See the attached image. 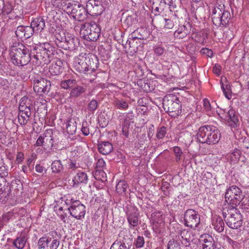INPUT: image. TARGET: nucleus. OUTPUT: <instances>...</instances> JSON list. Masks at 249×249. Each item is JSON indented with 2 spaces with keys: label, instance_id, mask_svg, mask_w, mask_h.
Instances as JSON below:
<instances>
[{
  "label": "nucleus",
  "instance_id": "f257e3e1",
  "mask_svg": "<svg viewBox=\"0 0 249 249\" xmlns=\"http://www.w3.org/2000/svg\"><path fill=\"white\" fill-rule=\"evenodd\" d=\"M31 52L32 58L35 60H33L35 67L48 65L57 54L55 47L47 42L32 45Z\"/></svg>",
  "mask_w": 249,
  "mask_h": 249
},
{
  "label": "nucleus",
  "instance_id": "f03ea898",
  "mask_svg": "<svg viewBox=\"0 0 249 249\" xmlns=\"http://www.w3.org/2000/svg\"><path fill=\"white\" fill-rule=\"evenodd\" d=\"M31 46L15 42L10 50L12 62L16 66L22 67L28 64L32 59Z\"/></svg>",
  "mask_w": 249,
  "mask_h": 249
},
{
  "label": "nucleus",
  "instance_id": "7ed1b4c3",
  "mask_svg": "<svg viewBox=\"0 0 249 249\" xmlns=\"http://www.w3.org/2000/svg\"><path fill=\"white\" fill-rule=\"evenodd\" d=\"M219 130L216 127L211 125L201 126L196 134L197 141L202 143L214 144L220 140Z\"/></svg>",
  "mask_w": 249,
  "mask_h": 249
},
{
  "label": "nucleus",
  "instance_id": "20e7f679",
  "mask_svg": "<svg viewBox=\"0 0 249 249\" xmlns=\"http://www.w3.org/2000/svg\"><path fill=\"white\" fill-rule=\"evenodd\" d=\"M223 216L227 226L233 229H238L242 225V215L236 208L224 207L222 210Z\"/></svg>",
  "mask_w": 249,
  "mask_h": 249
},
{
  "label": "nucleus",
  "instance_id": "39448f33",
  "mask_svg": "<svg viewBox=\"0 0 249 249\" xmlns=\"http://www.w3.org/2000/svg\"><path fill=\"white\" fill-rule=\"evenodd\" d=\"M62 8L68 13L71 15L72 18L78 21H83L86 19L88 12L86 7L78 2L64 1L62 3Z\"/></svg>",
  "mask_w": 249,
  "mask_h": 249
},
{
  "label": "nucleus",
  "instance_id": "423d86ee",
  "mask_svg": "<svg viewBox=\"0 0 249 249\" xmlns=\"http://www.w3.org/2000/svg\"><path fill=\"white\" fill-rule=\"evenodd\" d=\"M212 18L215 26H225L229 23L231 16L230 12L225 9L224 4H216L213 10Z\"/></svg>",
  "mask_w": 249,
  "mask_h": 249
},
{
  "label": "nucleus",
  "instance_id": "0eeeda50",
  "mask_svg": "<svg viewBox=\"0 0 249 249\" xmlns=\"http://www.w3.org/2000/svg\"><path fill=\"white\" fill-rule=\"evenodd\" d=\"M162 105L164 110L172 117L175 118L181 113L179 100L173 94L165 96L163 98Z\"/></svg>",
  "mask_w": 249,
  "mask_h": 249
},
{
  "label": "nucleus",
  "instance_id": "6e6552de",
  "mask_svg": "<svg viewBox=\"0 0 249 249\" xmlns=\"http://www.w3.org/2000/svg\"><path fill=\"white\" fill-rule=\"evenodd\" d=\"M80 35L89 41H96L101 34V29L95 22L82 23L80 27Z\"/></svg>",
  "mask_w": 249,
  "mask_h": 249
},
{
  "label": "nucleus",
  "instance_id": "1a4fd4ad",
  "mask_svg": "<svg viewBox=\"0 0 249 249\" xmlns=\"http://www.w3.org/2000/svg\"><path fill=\"white\" fill-rule=\"evenodd\" d=\"M243 195L242 190L235 185L230 186L226 190L225 195V202L228 204L226 207L236 208Z\"/></svg>",
  "mask_w": 249,
  "mask_h": 249
},
{
  "label": "nucleus",
  "instance_id": "9d476101",
  "mask_svg": "<svg viewBox=\"0 0 249 249\" xmlns=\"http://www.w3.org/2000/svg\"><path fill=\"white\" fill-rule=\"evenodd\" d=\"M67 205H70L68 208L70 214L77 220H82L86 214V207L78 200L73 198L66 199L65 201Z\"/></svg>",
  "mask_w": 249,
  "mask_h": 249
},
{
  "label": "nucleus",
  "instance_id": "9b49d317",
  "mask_svg": "<svg viewBox=\"0 0 249 249\" xmlns=\"http://www.w3.org/2000/svg\"><path fill=\"white\" fill-rule=\"evenodd\" d=\"M34 91L38 93H48L51 87V83L49 80L38 75L33 78Z\"/></svg>",
  "mask_w": 249,
  "mask_h": 249
},
{
  "label": "nucleus",
  "instance_id": "f8f14e48",
  "mask_svg": "<svg viewBox=\"0 0 249 249\" xmlns=\"http://www.w3.org/2000/svg\"><path fill=\"white\" fill-rule=\"evenodd\" d=\"M200 215L198 212L193 209H188L184 213L185 225L192 229L199 228Z\"/></svg>",
  "mask_w": 249,
  "mask_h": 249
},
{
  "label": "nucleus",
  "instance_id": "ddd939ff",
  "mask_svg": "<svg viewBox=\"0 0 249 249\" xmlns=\"http://www.w3.org/2000/svg\"><path fill=\"white\" fill-rule=\"evenodd\" d=\"M120 233L119 237L111 245L110 249H131L133 246V239L131 236L124 235Z\"/></svg>",
  "mask_w": 249,
  "mask_h": 249
},
{
  "label": "nucleus",
  "instance_id": "4468645a",
  "mask_svg": "<svg viewBox=\"0 0 249 249\" xmlns=\"http://www.w3.org/2000/svg\"><path fill=\"white\" fill-rule=\"evenodd\" d=\"M86 53H81L75 58L74 67L75 70L80 73L89 74V67L86 62Z\"/></svg>",
  "mask_w": 249,
  "mask_h": 249
},
{
  "label": "nucleus",
  "instance_id": "2eb2a0df",
  "mask_svg": "<svg viewBox=\"0 0 249 249\" xmlns=\"http://www.w3.org/2000/svg\"><path fill=\"white\" fill-rule=\"evenodd\" d=\"M59 241L49 237H42L38 241L39 249H57Z\"/></svg>",
  "mask_w": 249,
  "mask_h": 249
},
{
  "label": "nucleus",
  "instance_id": "dca6fc26",
  "mask_svg": "<svg viewBox=\"0 0 249 249\" xmlns=\"http://www.w3.org/2000/svg\"><path fill=\"white\" fill-rule=\"evenodd\" d=\"M178 240L181 244L185 247L187 249H193L191 246V243L194 240V236L192 232L188 230H183L178 233Z\"/></svg>",
  "mask_w": 249,
  "mask_h": 249
},
{
  "label": "nucleus",
  "instance_id": "f3484780",
  "mask_svg": "<svg viewBox=\"0 0 249 249\" xmlns=\"http://www.w3.org/2000/svg\"><path fill=\"white\" fill-rule=\"evenodd\" d=\"M126 214L130 225L133 227L138 225L139 213L137 208L132 206L126 207Z\"/></svg>",
  "mask_w": 249,
  "mask_h": 249
},
{
  "label": "nucleus",
  "instance_id": "a211bd4d",
  "mask_svg": "<svg viewBox=\"0 0 249 249\" xmlns=\"http://www.w3.org/2000/svg\"><path fill=\"white\" fill-rule=\"evenodd\" d=\"M17 37L21 40H26L30 38L33 35V28L29 26H18L15 32Z\"/></svg>",
  "mask_w": 249,
  "mask_h": 249
},
{
  "label": "nucleus",
  "instance_id": "6ab92c4d",
  "mask_svg": "<svg viewBox=\"0 0 249 249\" xmlns=\"http://www.w3.org/2000/svg\"><path fill=\"white\" fill-rule=\"evenodd\" d=\"M86 62L89 67L90 74L95 71L98 67L99 61L97 56L92 53L86 54Z\"/></svg>",
  "mask_w": 249,
  "mask_h": 249
},
{
  "label": "nucleus",
  "instance_id": "aec40b11",
  "mask_svg": "<svg viewBox=\"0 0 249 249\" xmlns=\"http://www.w3.org/2000/svg\"><path fill=\"white\" fill-rule=\"evenodd\" d=\"M202 243L203 249H218L217 244L214 241L213 238L208 234H205L201 236Z\"/></svg>",
  "mask_w": 249,
  "mask_h": 249
},
{
  "label": "nucleus",
  "instance_id": "412c9836",
  "mask_svg": "<svg viewBox=\"0 0 249 249\" xmlns=\"http://www.w3.org/2000/svg\"><path fill=\"white\" fill-rule=\"evenodd\" d=\"M67 41L66 43L64 42L63 45H61V48L64 50L70 51H74L79 45V41L77 37H75L73 35L71 34L70 36L67 37Z\"/></svg>",
  "mask_w": 249,
  "mask_h": 249
},
{
  "label": "nucleus",
  "instance_id": "4be33fe9",
  "mask_svg": "<svg viewBox=\"0 0 249 249\" xmlns=\"http://www.w3.org/2000/svg\"><path fill=\"white\" fill-rule=\"evenodd\" d=\"M45 26L44 19L41 17L34 18L31 23L30 27L33 28V33L41 32Z\"/></svg>",
  "mask_w": 249,
  "mask_h": 249
},
{
  "label": "nucleus",
  "instance_id": "5701e85b",
  "mask_svg": "<svg viewBox=\"0 0 249 249\" xmlns=\"http://www.w3.org/2000/svg\"><path fill=\"white\" fill-rule=\"evenodd\" d=\"M18 109L23 111L32 112L31 110L33 109L32 100L26 96L22 97L19 101Z\"/></svg>",
  "mask_w": 249,
  "mask_h": 249
},
{
  "label": "nucleus",
  "instance_id": "b1692460",
  "mask_svg": "<svg viewBox=\"0 0 249 249\" xmlns=\"http://www.w3.org/2000/svg\"><path fill=\"white\" fill-rule=\"evenodd\" d=\"M62 65V62L60 60H57L54 63H52L50 66L49 68V72L53 75L60 74L63 71Z\"/></svg>",
  "mask_w": 249,
  "mask_h": 249
},
{
  "label": "nucleus",
  "instance_id": "393cba45",
  "mask_svg": "<svg viewBox=\"0 0 249 249\" xmlns=\"http://www.w3.org/2000/svg\"><path fill=\"white\" fill-rule=\"evenodd\" d=\"M99 152L103 155H108L113 150V145L109 142H101L98 144Z\"/></svg>",
  "mask_w": 249,
  "mask_h": 249
},
{
  "label": "nucleus",
  "instance_id": "a878e982",
  "mask_svg": "<svg viewBox=\"0 0 249 249\" xmlns=\"http://www.w3.org/2000/svg\"><path fill=\"white\" fill-rule=\"evenodd\" d=\"M71 34L69 33H65L63 31L56 33L55 35V40L54 42L57 47L61 48V45H63V43L64 42L66 43L67 41V37L70 36Z\"/></svg>",
  "mask_w": 249,
  "mask_h": 249
},
{
  "label": "nucleus",
  "instance_id": "bb28decb",
  "mask_svg": "<svg viewBox=\"0 0 249 249\" xmlns=\"http://www.w3.org/2000/svg\"><path fill=\"white\" fill-rule=\"evenodd\" d=\"M227 121L230 125L233 127L236 126L239 122L238 114L233 109H230L228 112Z\"/></svg>",
  "mask_w": 249,
  "mask_h": 249
},
{
  "label": "nucleus",
  "instance_id": "cd10ccee",
  "mask_svg": "<svg viewBox=\"0 0 249 249\" xmlns=\"http://www.w3.org/2000/svg\"><path fill=\"white\" fill-rule=\"evenodd\" d=\"M53 134V130L51 129L46 130L43 133L44 148L53 147L54 142Z\"/></svg>",
  "mask_w": 249,
  "mask_h": 249
},
{
  "label": "nucleus",
  "instance_id": "c85d7f7f",
  "mask_svg": "<svg viewBox=\"0 0 249 249\" xmlns=\"http://www.w3.org/2000/svg\"><path fill=\"white\" fill-rule=\"evenodd\" d=\"M18 216L16 209H13L8 212L4 213L0 217V222L4 223H7L10 220H14Z\"/></svg>",
  "mask_w": 249,
  "mask_h": 249
},
{
  "label": "nucleus",
  "instance_id": "c756f323",
  "mask_svg": "<svg viewBox=\"0 0 249 249\" xmlns=\"http://www.w3.org/2000/svg\"><path fill=\"white\" fill-rule=\"evenodd\" d=\"M88 179V176L85 173L83 172H79L76 174L72 179V181L73 182V186H77L78 184L81 183L86 184Z\"/></svg>",
  "mask_w": 249,
  "mask_h": 249
},
{
  "label": "nucleus",
  "instance_id": "7c9ffc66",
  "mask_svg": "<svg viewBox=\"0 0 249 249\" xmlns=\"http://www.w3.org/2000/svg\"><path fill=\"white\" fill-rule=\"evenodd\" d=\"M86 90L85 87L76 85L71 90L70 96L72 98H76L81 96Z\"/></svg>",
  "mask_w": 249,
  "mask_h": 249
},
{
  "label": "nucleus",
  "instance_id": "2f4dec72",
  "mask_svg": "<svg viewBox=\"0 0 249 249\" xmlns=\"http://www.w3.org/2000/svg\"><path fill=\"white\" fill-rule=\"evenodd\" d=\"M32 115V112L26 111L19 110L18 114V123L21 125H25L27 122L30 120V117Z\"/></svg>",
  "mask_w": 249,
  "mask_h": 249
},
{
  "label": "nucleus",
  "instance_id": "473e14b6",
  "mask_svg": "<svg viewBox=\"0 0 249 249\" xmlns=\"http://www.w3.org/2000/svg\"><path fill=\"white\" fill-rule=\"evenodd\" d=\"M77 81L75 79L71 78L62 80L60 85L62 89H71L74 86L77 85Z\"/></svg>",
  "mask_w": 249,
  "mask_h": 249
},
{
  "label": "nucleus",
  "instance_id": "72a5a7b5",
  "mask_svg": "<svg viewBox=\"0 0 249 249\" xmlns=\"http://www.w3.org/2000/svg\"><path fill=\"white\" fill-rule=\"evenodd\" d=\"M67 132L71 135L73 134L76 130V122L71 119H69L65 122Z\"/></svg>",
  "mask_w": 249,
  "mask_h": 249
},
{
  "label": "nucleus",
  "instance_id": "f704fd0d",
  "mask_svg": "<svg viewBox=\"0 0 249 249\" xmlns=\"http://www.w3.org/2000/svg\"><path fill=\"white\" fill-rule=\"evenodd\" d=\"M213 225L214 229L218 232L224 231L225 224L223 219L220 216L217 217L215 219H213Z\"/></svg>",
  "mask_w": 249,
  "mask_h": 249
},
{
  "label": "nucleus",
  "instance_id": "c9c22d12",
  "mask_svg": "<svg viewBox=\"0 0 249 249\" xmlns=\"http://www.w3.org/2000/svg\"><path fill=\"white\" fill-rule=\"evenodd\" d=\"M113 105L116 108L122 110H126L129 107L128 102L124 99H116Z\"/></svg>",
  "mask_w": 249,
  "mask_h": 249
},
{
  "label": "nucleus",
  "instance_id": "e433bc0d",
  "mask_svg": "<svg viewBox=\"0 0 249 249\" xmlns=\"http://www.w3.org/2000/svg\"><path fill=\"white\" fill-rule=\"evenodd\" d=\"M88 14L91 16H98L100 15L103 11V6L101 3L94 7V8L91 7L89 4V9H87Z\"/></svg>",
  "mask_w": 249,
  "mask_h": 249
},
{
  "label": "nucleus",
  "instance_id": "4c0bfd02",
  "mask_svg": "<svg viewBox=\"0 0 249 249\" xmlns=\"http://www.w3.org/2000/svg\"><path fill=\"white\" fill-rule=\"evenodd\" d=\"M11 187L6 188V190L0 192V202L1 203L5 204L7 202L11 195Z\"/></svg>",
  "mask_w": 249,
  "mask_h": 249
},
{
  "label": "nucleus",
  "instance_id": "58836bf2",
  "mask_svg": "<svg viewBox=\"0 0 249 249\" xmlns=\"http://www.w3.org/2000/svg\"><path fill=\"white\" fill-rule=\"evenodd\" d=\"M120 124L122 126H129L130 120L128 114L127 113H122L118 117Z\"/></svg>",
  "mask_w": 249,
  "mask_h": 249
},
{
  "label": "nucleus",
  "instance_id": "ea45409f",
  "mask_svg": "<svg viewBox=\"0 0 249 249\" xmlns=\"http://www.w3.org/2000/svg\"><path fill=\"white\" fill-rule=\"evenodd\" d=\"M26 242V239L25 236L18 237L13 243V245L18 249L24 248Z\"/></svg>",
  "mask_w": 249,
  "mask_h": 249
},
{
  "label": "nucleus",
  "instance_id": "a19ab883",
  "mask_svg": "<svg viewBox=\"0 0 249 249\" xmlns=\"http://www.w3.org/2000/svg\"><path fill=\"white\" fill-rule=\"evenodd\" d=\"M241 197L239 201L240 208L245 211H249V196H245L243 195Z\"/></svg>",
  "mask_w": 249,
  "mask_h": 249
},
{
  "label": "nucleus",
  "instance_id": "79ce46f5",
  "mask_svg": "<svg viewBox=\"0 0 249 249\" xmlns=\"http://www.w3.org/2000/svg\"><path fill=\"white\" fill-rule=\"evenodd\" d=\"M151 220L154 223L161 224L162 222V214L160 211L153 213L151 215Z\"/></svg>",
  "mask_w": 249,
  "mask_h": 249
},
{
  "label": "nucleus",
  "instance_id": "37998d69",
  "mask_svg": "<svg viewBox=\"0 0 249 249\" xmlns=\"http://www.w3.org/2000/svg\"><path fill=\"white\" fill-rule=\"evenodd\" d=\"M128 185L124 180H120L116 185V190L118 193L122 194L126 190Z\"/></svg>",
  "mask_w": 249,
  "mask_h": 249
},
{
  "label": "nucleus",
  "instance_id": "c03bdc74",
  "mask_svg": "<svg viewBox=\"0 0 249 249\" xmlns=\"http://www.w3.org/2000/svg\"><path fill=\"white\" fill-rule=\"evenodd\" d=\"M241 156V152L236 149L229 155L230 160L231 163L235 164L239 160Z\"/></svg>",
  "mask_w": 249,
  "mask_h": 249
},
{
  "label": "nucleus",
  "instance_id": "a18cd8bd",
  "mask_svg": "<svg viewBox=\"0 0 249 249\" xmlns=\"http://www.w3.org/2000/svg\"><path fill=\"white\" fill-rule=\"evenodd\" d=\"M52 171L53 173H57L61 172L63 169V165L60 160H54L51 165Z\"/></svg>",
  "mask_w": 249,
  "mask_h": 249
},
{
  "label": "nucleus",
  "instance_id": "49530a36",
  "mask_svg": "<svg viewBox=\"0 0 249 249\" xmlns=\"http://www.w3.org/2000/svg\"><path fill=\"white\" fill-rule=\"evenodd\" d=\"M221 88L223 90L225 97L228 99L231 98V86L229 84H224L221 81Z\"/></svg>",
  "mask_w": 249,
  "mask_h": 249
},
{
  "label": "nucleus",
  "instance_id": "de8ad7c7",
  "mask_svg": "<svg viewBox=\"0 0 249 249\" xmlns=\"http://www.w3.org/2000/svg\"><path fill=\"white\" fill-rule=\"evenodd\" d=\"M95 178L97 180H101L102 181L107 180V175L106 173L102 170H97L95 172Z\"/></svg>",
  "mask_w": 249,
  "mask_h": 249
},
{
  "label": "nucleus",
  "instance_id": "09e8293b",
  "mask_svg": "<svg viewBox=\"0 0 249 249\" xmlns=\"http://www.w3.org/2000/svg\"><path fill=\"white\" fill-rule=\"evenodd\" d=\"M167 133V128L165 126L158 127L157 130L156 138L158 139H163Z\"/></svg>",
  "mask_w": 249,
  "mask_h": 249
},
{
  "label": "nucleus",
  "instance_id": "8fccbe9b",
  "mask_svg": "<svg viewBox=\"0 0 249 249\" xmlns=\"http://www.w3.org/2000/svg\"><path fill=\"white\" fill-rule=\"evenodd\" d=\"M227 241L233 249H240L241 248L242 242L241 240L235 241L228 238Z\"/></svg>",
  "mask_w": 249,
  "mask_h": 249
},
{
  "label": "nucleus",
  "instance_id": "3c124183",
  "mask_svg": "<svg viewBox=\"0 0 249 249\" xmlns=\"http://www.w3.org/2000/svg\"><path fill=\"white\" fill-rule=\"evenodd\" d=\"M167 249H181V247L179 244L173 239L169 241Z\"/></svg>",
  "mask_w": 249,
  "mask_h": 249
},
{
  "label": "nucleus",
  "instance_id": "603ef678",
  "mask_svg": "<svg viewBox=\"0 0 249 249\" xmlns=\"http://www.w3.org/2000/svg\"><path fill=\"white\" fill-rule=\"evenodd\" d=\"M98 106V103L96 100H92L88 105L89 111L93 112Z\"/></svg>",
  "mask_w": 249,
  "mask_h": 249
},
{
  "label": "nucleus",
  "instance_id": "864d4df0",
  "mask_svg": "<svg viewBox=\"0 0 249 249\" xmlns=\"http://www.w3.org/2000/svg\"><path fill=\"white\" fill-rule=\"evenodd\" d=\"M143 30L142 28L138 29L135 31L133 32V33L131 34V36L132 37V39H143L144 38V37L141 34H139L141 31H143Z\"/></svg>",
  "mask_w": 249,
  "mask_h": 249
},
{
  "label": "nucleus",
  "instance_id": "5fc2aeb1",
  "mask_svg": "<svg viewBox=\"0 0 249 249\" xmlns=\"http://www.w3.org/2000/svg\"><path fill=\"white\" fill-rule=\"evenodd\" d=\"M81 131L85 136H88L89 135V125L87 121L83 122Z\"/></svg>",
  "mask_w": 249,
  "mask_h": 249
},
{
  "label": "nucleus",
  "instance_id": "6e6d98bb",
  "mask_svg": "<svg viewBox=\"0 0 249 249\" xmlns=\"http://www.w3.org/2000/svg\"><path fill=\"white\" fill-rule=\"evenodd\" d=\"M13 10L12 6L9 3H4V7L2 10V14L1 15L5 16L10 14Z\"/></svg>",
  "mask_w": 249,
  "mask_h": 249
},
{
  "label": "nucleus",
  "instance_id": "4d7b16f0",
  "mask_svg": "<svg viewBox=\"0 0 249 249\" xmlns=\"http://www.w3.org/2000/svg\"><path fill=\"white\" fill-rule=\"evenodd\" d=\"M174 152L176 156V160L178 161L180 160L181 156L182 154V152L180 148L178 146H175L174 147Z\"/></svg>",
  "mask_w": 249,
  "mask_h": 249
},
{
  "label": "nucleus",
  "instance_id": "13d9d810",
  "mask_svg": "<svg viewBox=\"0 0 249 249\" xmlns=\"http://www.w3.org/2000/svg\"><path fill=\"white\" fill-rule=\"evenodd\" d=\"M137 248H140L143 247L144 244V239L142 236H138L136 242H134Z\"/></svg>",
  "mask_w": 249,
  "mask_h": 249
},
{
  "label": "nucleus",
  "instance_id": "bf43d9fd",
  "mask_svg": "<svg viewBox=\"0 0 249 249\" xmlns=\"http://www.w3.org/2000/svg\"><path fill=\"white\" fill-rule=\"evenodd\" d=\"M136 22V18H134V16L132 15H128L127 16L124 20V23H126L128 26H131Z\"/></svg>",
  "mask_w": 249,
  "mask_h": 249
},
{
  "label": "nucleus",
  "instance_id": "052dcab7",
  "mask_svg": "<svg viewBox=\"0 0 249 249\" xmlns=\"http://www.w3.org/2000/svg\"><path fill=\"white\" fill-rule=\"evenodd\" d=\"M99 3H101V2L96 0H89L87 1L86 4V8L87 9H89V4L91 6V7L94 8L95 6H97Z\"/></svg>",
  "mask_w": 249,
  "mask_h": 249
},
{
  "label": "nucleus",
  "instance_id": "680f3d73",
  "mask_svg": "<svg viewBox=\"0 0 249 249\" xmlns=\"http://www.w3.org/2000/svg\"><path fill=\"white\" fill-rule=\"evenodd\" d=\"M164 20L165 22V24L164 27L167 29H172L174 26V24L173 21L170 19H167L166 18H164Z\"/></svg>",
  "mask_w": 249,
  "mask_h": 249
},
{
  "label": "nucleus",
  "instance_id": "e2e57ef3",
  "mask_svg": "<svg viewBox=\"0 0 249 249\" xmlns=\"http://www.w3.org/2000/svg\"><path fill=\"white\" fill-rule=\"evenodd\" d=\"M203 107L206 111H209L211 110L212 107L208 99L205 98L203 100Z\"/></svg>",
  "mask_w": 249,
  "mask_h": 249
},
{
  "label": "nucleus",
  "instance_id": "0e129e2a",
  "mask_svg": "<svg viewBox=\"0 0 249 249\" xmlns=\"http://www.w3.org/2000/svg\"><path fill=\"white\" fill-rule=\"evenodd\" d=\"M213 72L217 75H219L221 72V66L219 64H215L213 68Z\"/></svg>",
  "mask_w": 249,
  "mask_h": 249
},
{
  "label": "nucleus",
  "instance_id": "69168bd1",
  "mask_svg": "<svg viewBox=\"0 0 249 249\" xmlns=\"http://www.w3.org/2000/svg\"><path fill=\"white\" fill-rule=\"evenodd\" d=\"M201 52L202 53L205 54L210 57H212L213 56V52L207 48H203L201 49Z\"/></svg>",
  "mask_w": 249,
  "mask_h": 249
},
{
  "label": "nucleus",
  "instance_id": "338daca9",
  "mask_svg": "<svg viewBox=\"0 0 249 249\" xmlns=\"http://www.w3.org/2000/svg\"><path fill=\"white\" fill-rule=\"evenodd\" d=\"M36 145L37 146H44V137L43 135L42 136H40L37 139Z\"/></svg>",
  "mask_w": 249,
  "mask_h": 249
},
{
  "label": "nucleus",
  "instance_id": "774afa93",
  "mask_svg": "<svg viewBox=\"0 0 249 249\" xmlns=\"http://www.w3.org/2000/svg\"><path fill=\"white\" fill-rule=\"evenodd\" d=\"M175 35L179 38H183L186 36L187 32H182L181 30L180 31L179 29H178L175 32Z\"/></svg>",
  "mask_w": 249,
  "mask_h": 249
}]
</instances>
